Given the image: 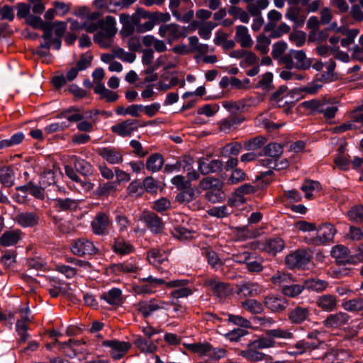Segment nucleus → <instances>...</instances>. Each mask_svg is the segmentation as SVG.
I'll use <instances>...</instances> for the list:
<instances>
[{
	"instance_id": "f257e3e1",
	"label": "nucleus",
	"mask_w": 363,
	"mask_h": 363,
	"mask_svg": "<svg viewBox=\"0 0 363 363\" xmlns=\"http://www.w3.org/2000/svg\"><path fill=\"white\" fill-rule=\"evenodd\" d=\"M76 15L82 21V29L90 33L97 31L94 36L96 43L105 48L111 45L113 38L117 32L114 17L107 16L101 19L102 14L99 11H91L86 6L79 8Z\"/></svg>"
},
{
	"instance_id": "f03ea898",
	"label": "nucleus",
	"mask_w": 363,
	"mask_h": 363,
	"mask_svg": "<svg viewBox=\"0 0 363 363\" xmlns=\"http://www.w3.org/2000/svg\"><path fill=\"white\" fill-rule=\"evenodd\" d=\"M303 106L318 113H320L326 120L335 118L338 111V104L336 99H313L303 102Z\"/></svg>"
},
{
	"instance_id": "7ed1b4c3",
	"label": "nucleus",
	"mask_w": 363,
	"mask_h": 363,
	"mask_svg": "<svg viewBox=\"0 0 363 363\" xmlns=\"http://www.w3.org/2000/svg\"><path fill=\"white\" fill-rule=\"evenodd\" d=\"M189 33L188 27L181 26L177 23L163 24L159 28L158 34L164 38L168 43L184 38Z\"/></svg>"
},
{
	"instance_id": "20e7f679",
	"label": "nucleus",
	"mask_w": 363,
	"mask_h": 363,
	"mask_svg": "<svg viewBox=\"0 0 363 363\" xmlns=\"http://www.w3.org/2000/svg\"><path fill=\"white\" fill-rule=\"evenodd\" d=\"M70 249L74 255L79 257L95 255L99 252V248L96 246L94 242L85 238L74 240L71 245Z\"/></svg>"
},
{
	"instance_id": "39448f33",
	"label": "nucleus",
	"mask_w": 363,
	"mask_h": 363,
	"mask_svg": "<svg viewBox=\"0 0 363 363\" xmlns=\"http://www.w3.org/2000/svg\"><path fill=\"white\" fill-rule=\"evenodd\" d=\"M311 252L305 249H298L285 257V264L289 269L303 268L311 261Z\"/></svg>"
},
{
	"instance_id": "423d86ee",
	"label": "nucleus",
	"mask_w": 363,
	"mask_h": 363,
	"mask_svg": "<svg viewBox=\"0 0 363 363\" xmlns=\"http://www.w3.org/2000/svg\"><path fill=\"white\" fill-rule=\"evenodd\" d=\"M96 152L108 164L111 165L120 164L124 160V153L118 147L106 146L98 147Z\"/></svg>"
},
{
	"instance_id": "0eeeda50",
	"label": "nucleus",
	"mask_w": 363,
	"mask_h": 363,
	"mask_svg": "<svg viewBox=\"0 0 363 363\" xmlns=\"http://www.w3.org/2000/svg\"><path fill=\"white\" fill-rule=\"evenodd\" d=\"M101 345L108 349L107 352L115 360L123 358L131 348V344L129 342L117 340H104Z\"/></svg>"
},
{
	"instance_id": "6e6552de",
	"label": "nucleus",
	"mask_w": 363,
	"mask_h": 363,
	"mask_svg": "<svg viewBox=\"0 0 363 363\" xmlns=\"http://www.w3.org/2000/svg\"><path fill=\"white\" fill-rule=\"evenodd\" d=\"M204 286L207 287L214 296L220 298H225L233 293L231 285L220 281L218 278H208L204 281Z\"/></svg>"
},
{
	"instance_id": "1a4fd4ad",
	"label": "nucleus",
	"mask_w": 363,
	"mask_h": 363,
	"mask_svg": "<svg viewBox=\"0 0 363 363\" xmlns=\"http://www.w3.org/2000/svg\"><path fill=\"white\" fill-rule=\"evenodd\" d=\"M137 311L145 318L150 316L152 313L159 310H167L169 308L168 302L151 298L150 300L139 301L135 305Z\"/></svg>"
},
{
	"instance_id": "9d476101",
	"label": "nucleus",
	"mask_w": 363,
	"mask_h": 363,
	"mask_svg": "<svg viewBox=\"0 0 363 363\" xmlns=\"http://www.w3.org/2000/svg\"><path fill=\"white\" fill-rule=\"evenodd\" d=\"M90 225L91 231L94 235L104 236L109 233L112 221L108 214L101 211L95 216Z\"/></svg>"
},
{
	"instance_id": "9b49d317",
	"label": "nucleus",
	"mask_w": 363,
	"mask_h": 363,
	"mask_svg": "<svg viewBox=\"0 0 363 363\" xmlns=\"http://www.w3.org/2000/svg\"><path fill=\"white\" fill-rule=\"evenodd\" d=\"M145 124H141L139 121L134 119H127L120 122L111 128V132L118 136L125 138L130 136L138 127L145 126Z\"/></svg>"
},
{
	"instance_id": "f8f14e48",
	"label": "nucleus",
	"mask_w": 363,
	"mask_h": 363,
	"mask_svg": "<svg viewBox=\"0 0 363 363\" xmlns=\"http://www.w3.org/2000/svg\"><path fill=\"white\" fill-rule=\"evenodd\" d=\"M318 235L309 240L308 244L320 245L332 241L335 234L334 226L329 223L323 224L318 229Z\"/></svg>"
},
{
	"instance_id": "ddd939ff",
	"label": "nucleus",
	"mask_w": 363,
	"mask_h": 363,
	"mask_svg": "<svg viewBox=\"0 0 363 363\" xmlns=\"http://www.w3.org/2000/svg\"><path fill=\"white\" fill-rule=\"evenodd\" d=\"M264 306L271 312L281 313L289 306V301L284 297L277 294H270L264 298Z\"/></svg>"
},
{
	"instance_id": "4468645a",
	"label": "nucleus",
	"mask_w": 363,
	"mask_h": 363,
	"mask_svg": "<svg viewBox=\"0 0 363 363\" xmlns=\"http://www.w3.org/2000/svg\"><path fill=\"white\" fill-rule=\"evenodd\" d=\"M189 281L187 279H177L166 283L169 288H177L171 292L170 296L174 298H185L192 294V290L187 286Z\"/></svg>"
},
{
	"instance_id": "2eb2a0df",
	"label": "nucleus",
	"mask_w": 363,
	"mask_h": 363,
	"mask_svg": "<svg viewBox=\"0 0 363 363\" xmlns=\"http://www.w3.org/2000/svg\"><path fill=\"white\" fill-rule=\"evenodd\" d=\"M199 169L202 174H208L220 172L223 162L220 160L211 159L209 157H203L198 160Z\"/></svg>"
},
{
	"instance_id": "dca6fc26",
	"label": "nucleus",
	"mask_w": 363,
	"mask_h": 363,
	"mask_svg": "<svg viewBox=\"0 0 363 363\" xmlns=\"http://www.w3.org/2000/svg\"><path fill=\"white\" fill-rule=\"evenodd\" d=\"M284 247L285 242L282 238H274L260 243L258 248L262 252L275 256L278 252L282 251Z\"/></svg>"
},
{
	"instance_id": "f3484780",
	"label": "nucleus",
	"mask_w": 363,
	"mask_h": 363,
	"mask_svg": "<svg viewBox=\"0 0 363 363\" xmlns=\"http://www.w3.org/2000/svg\"><path fill=\"white\" fill-rule=\"evenodd\" d=\"M142 220L146 227L153 233H160L164 229V223L162 218L153 212H144Z\"/></svg>"
},
{
	"instance_id": "a211bd4d",
	"label": "nucleus",
	"mask_w": 363,
	"mask_h": 363,
	"mask_svg": "<svg viewBox=\"0 0 363 363\" xmlns=\"http://www.w3.org/2000/svg\"><path fill=\"white\" fill-rule=\"evenodd\" d=\"M262 291L260 286L255 282H242L236 285V293L240 297H252Z\"/></svg>"
},
{
	"instance_id": "6ab92c4d",
	"label": "nucleus",
	"mask_w": 363,
	"mask_h": 363,
	"mask_svg": "<svg viewBox=\"0 0 363 363\" xmlns=\"http://www.w3.org/2000/svg\"><path fill=\"white\" fill-rule=\"evenodd\" d=\"M62 347L65 350L67 356L72 357L77 356L79 353H87L86 342L83 340H75L70 339L62 344Z\"/></svg>"
},
{
	"instance_id": "aec40b11",
	"label": "nucleus",
	"mask_w": 363,
	"mask_h": 363,
	"mask_svg": "<svg viewBox=\"0 0 363 363\" xmlns=\"http://www.w3.org/2000/svg\"><path fill=\"white\" fill-rule=\"evenodd\" d=\"M238 354L250 362H262L264 361L267 357L265 354L259 352V349H257L254 345H252V341L247 344L246 349L240 350Z\"/></svg>"
},
{
	"instance_id": "412c9836",
	"label": "nucleus",
	"mask_w": 363,
	"mask_h": 363,
	"mask_svg": "<svg viewBox=\"0 0 363 363\" xmlns=\"http://www.w3.org/2000/svg\"><path fill=\"white\" fill-rule=\"evenodd\" d=\"M311 311L308 307L296 306L288 313V319L293 324H301L310 317Z\"/></svg>"
},
{
	"instance_id": "4be33fe9",
	"label": "nucleus",
	"mask_w": 363,
	"mask_h": 363,
	"mask_svg": "<svg viewBox=\"0 0 363 363\" xmlns=\"http://www.w3.org/2000/svg\"><path fill=\"white\" fill-rule=\"evenodd\" d=\"M350 318L347 313L340 311L330 314L323 321V325L328 328H337L347 324Z\"/></svg>"
},
{
	"instance_id": "5701e85b",
	"label": "nucleus",
	"mask_w": 363,
	"mask_h": 363,
	"mask_svg": "<svg viewBox=\"0 0 363 363\" xmlns=\"http://www.w3.org/2000/svg\"><path fill=\"white\" fill-rule=\"evenodd\" d=\"M13 220L20 226L29 228L38 225L39 216L35 212H21L15 216Z\"/></svg>"
},
{
	"instance_id": "b1692460",
	"label": "nucleus",
	"mask_w": 363,
	"mask_h": 363,
	"mask_svg": "<svg viewBox=\"0 0 363 363\" xmlns=\"http://www.w3.org/2000/svg\"><path fill=\"white\" fill-rule=\"evenodd\" d=\"M255 191V187L250 184H243L238 188L235 191V197L228 200V206L233 208L238 206L245 203L243 196L245 194H250Z\"/></svg>"
},
{
	"instance_id": "393cba45",
	"label": "nucleus",
	"mask_w": 363,
	"mask_h": 363,
	"mask_svg": "<svg viewBox=\"0 0 363 363\" xmlns=\"http://www.w3.org/2000/svg\"><path fill=\"white\" fill-rule=\"evenodd\" d=\"M23 237V232L19 229H10L6 230L0 237V245L4 247H10L16 245Z\"/></svg>"
},
{
	"instance_id": "a878e982",
	"label": "nucleus",
	"mask_w": 363,
	"mask_h": 363,
	"mask_svg": "<svg viewBox=\"0 0 363 363\" xmlns=\"http://www.w3.org/2000/svg\"><path fill=\"white\" fill-rule=\"evenodd\" d=\"M52 202L57 211H75L79 205V200L71 198H56Z\"/></svg>"
},
{
	"instance_id": "bb28decb",
	"label": "nucleus",
	"mask_w": 363,
	"mask_h": 363,
	"mask_svg": "<svg viewBox=\"0 0 363 363\" xmlns=\"http://www.w3.org/2000/svg\"><path fill=\"white\" fill-rule=\"evenodd\" d=\"M235 40L244 48H250L253 45V40L249 33V30L244 26L235 27Z\"/></svg>"
},
{
	"instance_id": "cd10ccee",
	"label": "nucleus",
	"mask_w": 363,
	"mask_h": 363,
	"mask_svg": "<svg viewBox=\"0 0 363 363\" xmlns=\"http://www.w3.org/2000/svg\"><path fill=\"white\" fill-rule=\"evenodd\" d=\"M113 251L120 255H126L134 252V246L122 237L115 238L112 246Z\"/></svg>"
},
{
	"instance_id": "c85d7f7f",
	"label": "nucleus",
	"mask_w": 363,
	"mask_h": 363,
	"mask_svg": "<svg viewBox=\"0 0 363 363\" xmlns=\"http://www.w3.org/2000/svg\"><path fill=\"white\" fill-rule=\"evenodd\" d=\"M317 306L324 311H333L337 308V297L332 294H324L316 301Z\"/></svg>"
},
{
	"instance_id": "c756f323",
	"label": "nucleus",
	"mask_w": 363,
	"mask_h": 363,
	"mask_svg": "<svg viewBox=\"0 0 363 363\" xmlns=\"http://www.w3.org/2000/svg\"><path fill=\"white\" fill-rule=\"evenodd\" d=\"M330 253L338 264H345L350 262L349 250L344 245H339L333 247Z\"/></svg>"
},
{
	"instance_id": "7c9ffc66",
	"label": "nucleus",
	"mask_w": 363,
	"mask_h": 363,
	"mask_svg": "<svg viewBox=\"0 0 363 363\" xmlns=\"http://www.w3.org/2000/svg\"><path fill=\"white\" fill-rule=\"evenodd\" d=\"M94 91V93L99 95L100 99L108 103L115 102L119 98V95L116 91L106 89L104 84L96 85Z\"/></svg>"
},
{
	"instance_id": "2f4dec72",
	"label": "nucleus",
	"mask_w": 363,
	"mask_h": 363,
	"mask_svg": "<svg viewBox=\"0 0 363 363\" xmlns=\"http://www.w3.org/2000/svg\"><path fill=\"white\" fill-rule=\"evenodd\" d=\"M286 17L293 21L296 27H301L306 18V14L299 8H289L286 13Z\"/></svg>"
},
{
	"instance_id": "473e14b6",
	"label": "nucleus",
	"mask_w": 363,
	"mask_h": 363,
	"mask_svg": "<svg viewBox=\"0 0 363 363\" xmlns=\"http://www.w3.org/2000/svg\"><path fill=\"white\" fill-rule=\"evenodd\" d=\"M27 23L34 28L41 29L43 31V38L50 37V23L44 22L40 17L36 16H28Z\"/></svg>"
},
{
	"instance_id": "72a5a7b5",
	"label": "nucleus",
	"mask_w": 363,
	"mask_h": 363,
	"mask_svg": "<svg viewBox=\"0 0 363 363\" xmlns=\"http://www.w3.org/2000/svg\"><path fill=\"white\" fill-rule=\"evenodd\" d=\"M164 157L159 153L151 155L147 160L145 167L147 169L152 172L160 171L164 164Z\"/></svg>"
},
{
	"instance_id": "f704fd0d",
	"label": "nucleus",
	"mask_w": 363,
	"mask_h": 363,
	"mask_svg": "<svg viewBox=\"0 0 363 363\" xmlns=\"http://www.w3.org/2000/svg\"><path fill=\"white\" fill-rule=\"evenodd\" d=\"M134 344L142 352L153 353L157 350V346L153 343L150 338L145 339L140 335L135 337Z\"/></svg>"
},
{
	"instance_id": "c9c22d12",
	"label": "nucleus",
	"mask_w": 363,
	"mask_h": 363,
	"mask_svg": "<svg viewBox=\"0 0 363 363\" xmlns=\"http://www.w3.org/2000/svg\"><path fill=\"white\" fill-rule=\"evenodd\" d=\"M101 298L111 305L119 306L123 301L122 292L119 289L113 288L107 293H104L101 295Z\"/></svg>"
},
{
	"instance_id": "e433bc0d",
	"label": "nucleus",
	"mask_w": 363,
	"mask_h": 363,
	"mask_svg": "<svg viewBox=\"0 0 363 363\" xmlns=\"http://www.w3.org/2000/svg\"><path fill=\"white\" fill-rule=\"evenodd\" d=\"M245 118L240 116H233L228 118H224L219 122V129L224 133H229L233 128L241 124Z\"/></svg>"
},
{
	"instance_id": "4c0bfd02",
	"label": "nucleus",
	"mask_w": 363,
	"mask_h": 363,
	"mask_svg": "<svg viewBox=\"0 0 363 363\" xmlns=\"http://www.w3.org/2000/svg\"><path fill=\"white\" fill-rule=\"evenodd\" d=\"M114 220L116 225L121 233H125L128 230L130 220L128 216L121 210L116 209L114 212Z\"/></svg>"
},
{
	"instance_id": "58836bf2",
	"label": "nucleus",
	"mask_w": 363,
	"mask_h": 363,
	"mask_svg": "<svg viewBox=\"0 0 363 363\" xmlns=\"http://www.w3.org/2000/svg\"><path fill=\"white\" fill-rule=\"evenodd\" d=\"M271 281L274 285L283 289L289 284L293 283L294 280L290 274L284 272H277L271 277Z\"/></svg>"
},
{
	"instance_id": "ea45409f",
	"label": "nucleus",
	"mask_w": 363,
	"mask_h": 363,
	"mask_svg": "<svg viewBox=\"0 0 363 363\" xmlns=\"http://www.w3.org/2000/svg\"><path fill=\"white\" fill-rule=\"evenodd\" d=\"M294 59L296 60V68L298 69H307L311 67V61L307 58L303 50H291Z\"/></svg>"
},
{
	"instance_id": "a19ab883",
	"label": "nucleus",
	"mask_w": 363,
	"mask_h": 363,
	"mask_svg": "<svg viewBox=\"0 0 363 363\" xmlns=\"http://www.w3.org/2000/svg\"><path fill=\"white\" fill-rule=\"evenodd\" d=\"M259 162L262 166L272 168L278 171L285 169L289 165V162L286 159H282L281 160H279V159H262L259 160Z\"/></svg>"
},
{
	"instance_id": "79ce46f5",
	"label": "nucleus",
	"mask_w": 363,
	"mask_h": 363,
	"mask_svg": "<svg viewBox=\"0 0 363 363\" xmlns=\"http://www.w3.org/2000/svg\"><path fill=\"white\" fill-rule=\"evenodd\" d=\"M341 306L344 310L349 312L357 313L363 311V298L357 297L345 301Z\"/></svg>"
},
{
	"instance_id": "37998d69",
	"label": "nucleus",
	"mask_w": 363,
	"mask_h": 363,
	"mask_svg": "<svg viewBox=\"0 0 363 363\" xmlns=\"http://www.w3.org/2000/svg\"><path fill=\"white\" fill-rule=\"evenodd\" d=\"M147 259L151 264L157 266L167 259V255L164 250L152 248L147 252Z\"/></svg>"
},
{
	"instance_id": "c03bdc74",
	"label": "nucleus",
	"mask_w": 363,
	"mask_h": 363,
	"mask_svg": "<svg viewBox=\"0 0 363 363\" xmlns=\"http://www.w3.org/2000/svg\"><path fill=\"white\" fill-rule=\"evenodd\" d=\"M223 184L219 179L213 177H206L199 182V188L206 191L214 190V189H217V188H223Z\"/></svg>"
},
{
	"instance_id": "a18cd8bd",
	"label": "nucleus",
	"mask_w": 363,
	"mask_h": 363,
	"mask_svg": "<svg viewBox=\"0 0 363 363\" xmlns=\"http://www.w3.org/2000/svg\"><path fill=\"white\" fill-rule=\"evenodd\" d=\"M266 335L272 336L274 340H291L294 337V333L289 329L277 328L274 329L267 330L265 331Z\"/></svg>"
},
{
	"instance_id": "49530a36",
	"label": "nucleus",
	"mask_w": 363,
	"mask_h": 363,
	"mask_svg": "<svg viewBox=\"0 0 363 363\" xmlns=\"http://www.w3.org/2000/svg\"><path fill=\"white\" fill-rule=\"evenodd\" d=\"M241 307L252 314H260L263 312L262 303L255 299H246L240 303Z\"/></svg>"
},
{
	"instance_id": "de8ad7c7",
	"label": "nucleus",
	"mask_w": 363,
	"mask_h": 363,
	"mask_svg": "<svg viewBox=\"0 0 363 363\" xmlns=\"http://www.w3.org/2000/svg\"><path fill=\"white\" fill-rule=\"evenodd\" d=\"M264 155L267 156L266 159H279L283 153V147L281 144L277 143H270L264 148Z\"/></svg>"
},
{
	"instance_id": "09e8293b",
	"label": "nucleus",
	"mask_w": 363,
	"mask_h": 363,
	"mask_svg": "<svg viewBox=\"0 0 363 363\" xmlns=\"http://www.w3.org/2000/svg\"><path fill=\"white\" fill-rule=\"evenodd\" d=\"M202 255L206 257L208 263L212 268L216 269L223 265V262L218 257V254L211 248H203Z\"/></svg>"
},
{
	"instance_id": "8fccbe9b",
	"label": "nucleus",
	"mask_w": 363,
	"mask_h": 363,
	"mask_svg": "<svg viewBox=\"0 0 363 363\" xmlns=\"http://www.w3.org/2000/svg\"><path fill=\"white\" fill-rule=\"evenodd\" d=\"M320 189V183L313 180H306L301 187V189L305 192V197L307 199H311L313 191H319Z\"/></svg>"
},
{
	"instance_id": "3c124183",
	"label": "nucleus",
	"mask_w": 363,
	"mask_h": 363,
	"mask_svg": "<svg viewBox=\"0 0 363 363\" xmlns=\"http://www.w3.org/2000/svg\"><path fill=\"white\" fill-rule=\"evenodd\" d=\"M287 87L286 86H280L276 91L271 96L270 101L274 107H282L284 104H281L283 99L287 96Z\"/></svg>"
},
{
	"instance_id": "603ef678",
	"label": "nucleus",
	"mask_w": 363,
	"mask_h": 363,
	"mask_svg": "<svg viewBox=\"0 0 363 363\" xmlns=\"http://www.w3.org/2000/svg\"><path fill=\"white\" fill-rule=\"evenodd\" d=\"M252 345H254L257 349L262 350L276 347L277 342L272 336L266 335L252 341Z\"/></svg>"
},
{
	"instance_id": "864d4df0",
	"label": "nucleus",
	"mask_w": 363,
	"mask_h": 363,
	"mask_svg": "<svg viewBox=\"0 0 363 363\" xmlns=\"http://www.w3.org/2000/svg\"><path fill=\"white\" fill-rule=\"evenodd\" d=\"M14 173L11 168L4 167L0 169V182L5 186L9 187L13 184Z\"/></svg>"
},
{
	"instance_id": "5fc2aeb1",
	"label": "nucleus",
	"mask_w": 363,
	"mask_h": 363,
	"mask_svg": "<svg viewBox=\"0 0 363 363\" xmlns=\"http://www.w3.org/2000/svg\"><path fill=\"white\" fill-rule=\"evenodd\" d=\"M318 345V342H309L306 339L301 340L298 341L294 347L296 349V354H303L308 351L315 349Z\"/></svg>"
},
{
	"instance_id": "6e6d98bb",
	"label": "nucleus",
	"mask_w": 363,
	"mask_h": 363,
	"mask_svg": "<svg viewBox=\"0 0 363 363\" xmlns=\"http://www.w3.org/2000/svg\"><path fill=\"white\" fill-rule=\"evenodd\" d=\"M270 43L271 39L269 37L264 34L259 35L257 38L255 49L262 55L267 54L269 50Z\"/></svg>"
},
{
	"instance_id": "4d7b16f0",
	"label": "nucleus",
	"mask_w": 363,
	"mask_h": 363,
	"mask_svg": "<svg viewBox=\"0 0 363 363\" xmlns=\"http://www.w3.org/2000/svg\"><path fill=\"white\" fill-rule=\"evenodd\" d=\"M304 289L305 287L302 284H295L291 283L289 284L281 289V292L286 296L294 298L301 294Z\"/></svg>"
},
{
	"instance_id": "13d9d810",
	"label": "nucleus",
	"mask_w": 363,
	"mask_h": 363,
	"mask_svg": "<svg viewBox=\"0 0 363 363\" xmlns=\"http://www.w3.org/2000/svg\"><path fill=\"white\" fill-rule=\"evenodd\" d=\"M50 33L52 36L54 32L55 38H62L67 30V23L64 21H55L50 23Z\"/></svg>"
},
{
	"instance_id": "bf43d9fd",
	"label": "nucleus",
	"mask_w": 363,
	"mask_h": 363,
	"mask_svg": "<svg viewBox=\"0 0 363 363\" xmlns=\"http://www.w3.org/2000/svg\"><path fill=\"white\" fill-rule=\"evenodd\" d=\"M336 64L334 60H330L326 65V71L324 72L321 75V80L324 82H330L336 79V77L334 73Z\"/></svg>"
},
{
	"instance_id": "052dcab7",
	"label": "nucleus",
	"mask_w": 363,
	"mask_h": 363,
	"mask_svg": "<svg viewBox=\"0 0 363 363\" xmlns=\"http://www.w3.org/2000/svg\"><path fill=\"white\" fill-rule=\"evenodd\" d=\"M112 269L114 272L120 274V273H135L138 270V267L135 265L129 263V262H123L118 263L113 265Z\"/></svg>"
},
{
	"instance_id": "680f3d73",
	"label": "nucleus",
	"mask_w": 363,
	"mask_h": 363,
	"mask_svg": "<svg viewBox=\"0 0 363 363\" xmlns=\"http://www.w3.org/2000/svg\"><path fill=\"white\" fill-rule=\"evenodd\" d=\"M189 350L194 353L199 354L200 356L208 355V352L211 348V344L208 342L203 343H194L188 347Z\"/></svg>"
},
{
	"instance_id": "e2e57ef3",
	"label": "nucleus",
	"mask_w": 363,
	"mask_h": 363,
	"mask_svg": "<svg viewBox=\"0 0 363 363\" xmlns=\"http://www.w3.org/2000/svg\"><path fill=\"white\" fill-rule=\"evenodd\" d=\"M232 212L233 208L230 206V208H228L226 206L213 207L208 211V215L220 218L229 216Z\"/></svg>"
},
{
	"instance_id": "0e129e2a",
	"label": "nucleus",
	"mask_w": 363,
	"mask_h": 363,
	"mask_svg": "<svg viewBox=\"0 0 363 363\" xmlns=\"http://www.w3.org/2000/svg\"><path fill=\"white\" fill-rule=\"evenodd\" d=\"M172 207L171 201L165 197H162L156 200L152 205V208L158 213H164L169 210Z\"/></svg>"
},
{
	"instance_id": "69168bd1",
	"label": "nucleus",
	"mask_w": 363,
	"mask_h": 363,
	"mask_svg": "<svg viewBox=\"0 0 363 363\" xmlns=\"http://www.w3.org/2000/svg\"><path fill=\"white\" fill-rule=\"evenodd\" d=\"M217 26L216 23L212 21L207 22L204 25L200 26L198 28L199 36L204 39L208 40L211 36L212 30Z\"/></svg>"
},
{
	"instance_id": "338daca9",
	"label": "nucleus",
	"mask_w": 363,
	"mask_h": 363,
	"mask_svg": "<svg viewBox=\"0 0 363 363\" xmlns=\"http://www.w3.org/2000/svg\"><path fill=\"white\" fill-rule=\"evenodd\" d=\"M73 164L75 169L83 174H87L90 172L91 164L87 161L81 159L77 156L73 157Z\"/></svg>"
},
{
	"instance_id": "774afa93",
	"label": "nucleus",
	"mask_w": 363,
	"mask_h": 363,
	"mask_svg": "<svg viewBox=\"0 0 363 363\" xmlns=\"http://www.w3.org/2000/svg\"><path fill=\"white\" fill-rule=\"evenodd\" d=\"M265 143L263 137H256L244 142V148L247 150L254 151L260 148Z\"/></svg>"
}]
</instances>
